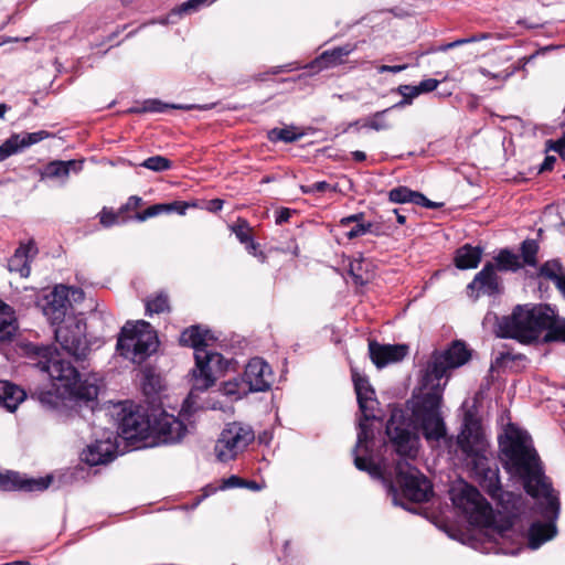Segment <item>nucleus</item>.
Wrapping results in <instances>:
<instances>
[{"label": "nucleus", "instance_id": "45", "mask_svg": "<svg viewBox=\"0 0 565 565\" xmlns=\"http://www.w3.org/2000/svg\"><path fill=\"white\" fill-rule=\"evenodd\" d=\"M518 71L516 66H511L505 68L502 72L499 73H492L488 71L487 68H480V73L486 77H491L493 79H501L507 81L509 77H511L515 72Z\"/></svg>", "mask_w": 565, "mask_h": 565}, {"label": "nucleus", "instance_id": "28", "mask_svg": "<svg viewBox=\"0 0 565 565\" xmlns=\"http://www.w3.org/2000/svg\"><path fill=\"white\" fill-rule=\"evenodd\" d=\"M482 257V248L469 244L458 248L455 256V264L459 269L478 267Z\"/></svg>", "mask_w": 565, "mask_h": 565}, {"label": "nucleus", "instance_id": "32", "mask_svg": "<svg viewBox=\"0 0 565 565\" xmlns=\"http://www.w3.org/2000/svg\"><path fill=\"white\" fill-rule=\"evenodd\" d=\"M540 275L558 287L565 280V273L557 260L546 262L540 269Z\"/></svg>", "mask_w": 565, "mask_h": 565}, {"label": "nucleus", "instance_id": "27", "mask_svg": "<svg viewBox=\"0 0 565 565\" xmlns=\"http://www.w3.org/2000/svg\"><path fill=\"white\" fill-rule=\"evenodd\" d=\"M25 398V392L7 381H0V406L14 412Z\"/></svg>", "mask_w": 565, "mask_h": 565}, {"label": "nucleus", "instance_id": "42", "mask_svg": "<svg viewBox=\"0 0 565 565\" xmlns=\"http://www.w3.org/2000/svg\"><path fill=\"white\" fill-rule=\"evenodd\" d=\"M175 205H177V203H174V204H154V205H151L148 209H146L142 213L137 214L136 217L138 221L143 222L147 218L153 217L164 211H171L172 209H174Z\"/></svg>", "mask_w": 565, "mask_h": 565}, {"label": "nucleus", "instance_id": "18", "mask_svg": "<svg viewBox=\"0 0 565 565\" xmlns=\"http://www.w3.org/2000/svg\"><path fill=\"white\" fill-rule=\"evenodd\" d=\"M274 375L269 364L260 358L249 360L243 374V383L250 392H265L270 388Z\"/></svg>", "mask_w": 565, "mask_h": 565}, {"label": "nucleus", "instance_id": "19", "mask_svg": "<svg viewBox=\"0 0 565 565\" xmlns=\"http://www.w3.org/2000/svg\"><path fill=\"white\" fill-rule=\"evenodd\" d=\"M468 295L478 298L480 295L492 296L500 292V279L492 263H487L467 287Z\"/></svg>", "mask_w": 565, "mask_h": 565}, {"label": "nucleus", "instance_id": "26", "mask_svg": "<svg viewBox=\"0 0 565 565\" xmlns=\"http://www.w3.org/2000/svg\"><path fill=\"white\" fill-rule=\"evenodd\" d=\"M82 167H83V161L55 160V161L47 163L44 167V169L42 171V178L66 180L72 171L79 172L82 170Z\"/></svg>", "mask_w": 565, "mask_h": 565}, {"label": "nucleus", "instance_id": "31", "mask_svg": "<svg viewBox=\"0 0 565 565\" xmlns=\"http://www.w3.org/2000/svg\"><path fill=\"white\" fill-rule=\"evenodd\" d=\"M495 269L515 271L521 267L520 257L509 249H502L494 257Z\"/></svg>", "mask_w": 565, "mask_h": 565}, {"label": "nucleus", "instance_id": "30", "mask_svg": "<svg viewBox=\"0 0 565 565\" xmlns=\"http://www.w3.org/2000/svg\"><path fill=\"white\" fill-rule=\"evenodd\" d=\"M352 51H353V46H351V45H344V46L335 47L330 51H326L317 60V63L323 67H331V66L339 65L344 62V57H347Z\"/></svg>", "mask_w": 565, "mask_h": 565}, {"label": "nucleus", "instance_id": "36", "mask_svg": "<svg viewBox=\"0 0 565 565\" xmlns=\"http://www.w3.org/2000/svg\"><path fill=\"white\" fill-rule=\"evenodd\" d=\"M169 309L170 306L167 295L159 294L146 301V311L148 315L162 313L164 311H169Z\"/></svg>", "mask_w": 565, "mask_h": 565}, {"label": "nucleus", "instance_id": "61", "mask_svg": "<svg viewBox=\"0 0 565 565\" xmlns=\"http://www.w3.org/2000/svg\"><path fill=\"white\" fill-rule=\"evenodd\" d=\"M9 106L6 104H0V118L4 119V115L8 111Z\"/></svg>", "mask_w": 565, "mask_h": 565}, {"label": "nucleus", "instance_id": "5", "mask_svg": "<svg viewBox=\"0 0 565 565\" xmlns=\"http://www.w3.org/2000/svg\"><path fill=\"white\" fill-rule=\"evenodd\" d=\"M352 380L354 383L359 407L362 413V418L359 420L356 446L353 450L354 465L359 470L366 471L372 477H381V466L375 463L372 459L359 455L362 448L366 449V443L373 436V431L370 427V420L376 418L375 411L379 403L375 398V392L365 376L353 370Z\"/></svg>", "mask_w": 565, "mask_h": 565}, {"label": "nucleus", "instance_id": "49", "mask_svg": "<svg viewBox=\"0 0 565 565\" xmlns=\"http://www.w3.org/2000/svg\"><path fill=\"white\" fill-rule=\"evenodd\" d=\"M245 487V480L237 476H231L227 479L223 480L221 489H231V488H243Z\"/></svg>", "mask_w": 565, "mask_h": 565}, {"label": "nucleus", "instance_id": "10", "mask_svg": "<svg viewBox=\"0 0 565 565\" xmlns=\"http://www.w3.org/2000/svg\"><path fill=\"white\" fill-rule=\"evenodd\" d=\"M254 439L255 433L249 425L239 422L230 423L221 431L215 443V457L221 462L231 461L242 454Z\"/></svg>", "mask_w": 565, "mask_h": 565}, {"label": "nucleus", "instance_id": "37", "mask_svg": "<svg viewBox=\"0 0 565 565\" xmlns=\"http://www.w3.org/2000/svg\"><path fill=\"white\" fill-rule=\"evenodd\" d=\"M222 392L225 396L238 399L246 395L249 391L243 382L239 383L237 380H233L223 384Z\"/></svg>", "mask_w": 565, "mask_h": 565}, {"label": "nucleus", "instance_id": "64", "mask_svg": "<svg viewBox=\"0 0 565 565\" xmlns=\"http://www.w3.org/2000/svg\"><path fill=\"white\" fill-rule=\"evenodd\" d=\"M557 289L562 292L565 298V280L557 287Z\"/></svg>", "mask_w": 565, "mask_h": 565}, {"label": "nucleus", "instance_id": "52", "mask_svg": "<svg viewBox=\"0 0 565 565\" xmlns=\"http://www.w3.org/2000/svg\"><path fill=\"white\" fill-rule=\"evenodd\" d=\"M236 236H237V238H238L242 243H249V247H250L252 249H255V244H254L253 242H250V239H249V235H248V233H247L246 231H244V230H242V228H241V230H238V231H236Z\"/></svg>", "mask_w": 565, "mask_h": 565}, {"label": "nucleus", "instance_id": "8", "mask_svg": "<svg viewBox=\"0 0 565 565\" xmlns=\"http://www.w3.org/2000/svg\"><path fill=\"white\" fill-rule=\"evenodd\" d=\"M470 359V352L462 342L455 341L446 351L435 353L422 379L423 387L444 388L448 371L457 369Z\"/></svg>", "mask_w": 565, "mask_h": 565}, {"label": "nucleus", "instance_id": "40", "mask_svg": "<svg viewBox=\"0 0 565 565\" xmlns=\"http://www.w3.org/2000/svg\"><path fill=\"white\" fill-rule=\"evenodd\" d=\"M168 108L190 109V108H192V106L168 105V104L161 103L160 100L152 99V100L146 102L143 107L136 111L137 113H139V111L163 113Z\"/></svg>", "mask_w": 565, "mask_h": 565}, {"label": "nucleus", "instance_id": "50", "mask_svg": "<svg viewBox=\"0 0 565 565\" xmlns=\"http://www.w3.org/2000/svg\"><path fill=\"white\" fill-rule=\"evenodd\" d=\"M407 68V65L406 64H403V65H381L379 67V72L380 73H386V72H390V73H399L404 70Z\"/></svg>", "mask_w": 565, "mask_h": 565}, {"label": "nucleus", "instance_id": "7", "mask_svg": "<svg viewBox=\"0 0 565 565\" xmlns=\"http://www.w3.org/2000/svg\"><path fill=\"white\" fill-rule=\"evenodd\" d=\"M157 332L149 322H127L118 337L117 351L134 363H141L158 349Z\"/></svg>", "mask_w": 565, "mask_h": 565}, {"label": "nucleus", "instance_id": "55", "mask_svg": "<svg viewBox=\"0 0 565 565\" xmlns=\"http://www.w3.org/2000/svg\"><path fill=\"white\" fill-rule=\"evenodd\" d=\"M141 203V198L139 196H130L128 202H127V209H130V207H137L139 206Z\"/></svg>", "mask_w": 565, "mask_h": 565}, {"label": "nucleus", "instance_id": "25", "mask_svg": "<svg viewBox=\"0 0 565 565\" xmlns=\"http://www.w3.org/2000/svg\"><path fill=\"white\" fill-rule=\"evenodd\" d=\"M388 199L393 203H413L415 205L424 206L427 209H436L441 206V204L428 200L423 193L413 191L407 186H397L392 189L388 192Z\"/></svg>", "mask_w": 565, "mask_h": 565}, {"label": "nucleus", "instance_id": "44", "mask_svg": "<svg viewBox=\"0 0 565 565\" xmlns=\"http://www.w3.org/2000/svg\"><path fill=\"white\" fill-rule=\"evenodd\" d=\"M387 110L377 111L373 115L372 118H369L364 121L363 126L370 129L385 130L388 128V124L382 118L384 113Z\"/></svg>", "mask_w": 565, "mask_h": 565}, {"label": "nucleus", "instance_id": "9", "mask_svg": "<svg viewBox=\"0 0 565 565\" xmlns=\"http://www.w3.org/2000/svg\"><path fill=\"white\" fill-rule=\"evenodd\" d=\"M450 497L454 505L462 511L471 524L482 527L492 524V508L476 488L460 481L452 486Z\"/></svg>", "mask_w": 565, "mask_h": 565}, {"label": "nucleus", "instance_id": "41", "mask_svg": "<svg viewBox=\"0 0 565 565\" xmlns=\"http://www.w3.org/2000/svg\"><path fill=\"white\" fill-rule=\"evenodd\" d=\"M397 92L403 96V99L398 102L395 107H403L412 104L413 99L420 95L417 85H401Z\"/></svg>", "mask_w": 565, "mask_h": 565}, {"label": "nucleus", "instance_id": "13", "mask_svg": "<svg viewBox=\"0 0 565 565\" xmlns=\"http://www.w3.org/2000/svg\"><path fill=\"white\" fill-rule=\"evenodd\" d=\"M457 445L470 462L486 458L489 455V443L481 425L471 414H467Z\"/></svg>", "mask_w": 565, "mask_h": 565}, {"label": "nucleus", "instance_id": "34", "mask_svg": "<svg viewBox=\"0 0 565 565\" xmlns=\"http://www.w3.org/2000/svg\"><path fill=\"white\" fill-rule=\"evenodd\" d=\"M362 218V214H354V215H350L348 217H344L341 220V224L343 226H347L349 225L350 223H356L355 225H353L348 232H347V236L348 238L352 239V238H355V237H359V236H362L369 232H371V227H372V224L371 223H367V224H364V223H359V221Z\"/></svg>", "mask_w": 565, "mask_h": 565}, {"label": "nucleus", "instance_id": "23", "mask_svg": "<svg viewBox=\"0 0 565 565\" xmlns=\"http://www.w3.org/2000/svg\"><path fill=\"white\" fill-rule=\"evenodd\" d=\"M116 455L117 445L115 440L108 437L87 446L82 454V459L90 466H97L110 462L116 458Z\"/></svg>", "mask_w": 565, "mask_h": 565}, {"label": "nucleus", "instance_id": "22", "mask_svg": "<svg viewBox=\"0 0 565 565\" xmlns=\"http://www.w3.org/2000/svg\"><path fill=\"white\" fill-rule=\"evenodd\" d=\"M51 477L45 478H25L14 471L0 472V489L6 491L24 490V491H42L49 488Z\"/></svg>", "mask_w": 565, "mask_h": 565}, {"label": "nucleus", "instance_id": "43", "mask_svg": "<svg viewBox=\"0 0 565 565\" xmlns=\"http://www.w3.org/2000/svg\"><path fill=\"white\" fill-rule=\"evenodd\" d=\"M301 135L296 134L291 128L274 129L270 131L271 140H281L292 142L300 138Z\"/></svg>", "mask_w": 565, "mask_h": 565}, {"label": "nucleus", "instance_id": "56", "mask_svg": "<svg viewBox=\"0 0 565 565\" xmlns=\"http://www.w3.org/2000/svg\"><path fill=\"white\" fill-rule=\"evenodd\" d=\"M555 162V158L554 157H546L543 164H542V168L541 170H550L552 169L553 164Z\"/></svg>", "mask_w": 565, "mask_h": 565}, {"label": "nucleus", "instance_id": "39", "mask_svg": "<svg viewBox=\"0 0 565 565\" xmlns=\"http://www.w3.org/2000/svg\"><path fill=\"white\" fill-rule=\"evenodd\" d=\"M539 250V245L534 239H526L522 243L521 252L523 260L526 265L535 266L536 265V254Z\"/></svg>", "mask_w": 565, "mask_h": 565}, {"label": "nucleus", "instance_id": "4", "mask_svg": "<svg viewBox=\"0 0 565 565\" xmlns=\"http://www.w3.org/2000/svg\"><path fill=\"white\" fill-rule=\"evenodd\" d=\"M214 341L207 330L191 327L180 335V343L194 349L195 369L192 372V392H203L214 385L216 377L226 369L221 353L209 347Z\"/></svg>", "mask_w": 565, "mask_h": 565}, {"label": "nucleus", "instance_id": "63", "mask_svg": "<svg viewBox=\"0 0 565 565\" xmlns=\"http://www.w3.org/2000/svg\"><path fill=\"white\" fill-rule=\"evenodd\" d=\"M7 565H31L29 562L15 561L12 563H8Z\"/></svg>", "mask_w": 565, "mask_h": 565}, {"label": "nucleus", "instance_id": "15", "mask_svg": "<svg viewBox=\"0 0 565 565\" xmlns=\"http://www.w3.org/2000/svg\"><path fill=\"white\" fill-rule=\"evenodd\" d=\"M472 470L480 487L492 498L500 501L504 505V497H507V503L515 505V501L519 498L512 493L503 492L500 483L499 469L498 467L489 463V457L476 460L471 462Z\"/></svg>", "mask_w": 565, "mask_h": 565}, {"label": "nucleus", "instance_id": "20", "mask_svg": "<svg viewBox=\"0 0 565 565\" xmlns=\"http://www.w3.org/2000/svg\"><path fill=\"white\" fill-rule=\"evenodd\" d=\"M408 351L407 344H380L375 341L369 343L370 358L379 369L401 362Z\"/></svg>", "mask_w": 565, "mask_h": 565}, {"label": "nucleus", "instance_id": "60", "mask_svg": "<svg viewBox=\"0 0 565 565\" xmlns=\"http://www.w3.org/2000/svg\"><path fill=\"white\" fill-rule=\"evenodd\" d=\"M394 213L396 214L397 222L399 224H404L406 221V217L403 214H401L398 210H394Z\"/></svg>", "mask_w": 565, "mask_h": 565}, {"label": "nucleus", "instance_id": "2", "mask_svg": "<svg viewBox=\"0 0 565 565\" xmlns=\"http://www.w3.org/2000/svg\"><path fill=\"white\" fill-rule=\"evenodd\" d=\"M425 388L428 392L413 406L412 423L402 409L395 408L386 424V435L401 457L415 459L419 450V438L409 430L411 425L420 430L428 443H438L447 435L440 413L443 388Z\"/></svg>", "mask_w": 565, "mask_h": 565}, {"label": "nucleus", "instance_id": "14", "mask_svg": "<svg viewBox=\"0 0 565 565\" xmlns=\"http://www.w3.org/2000/svg\"><path fill=\"white\" fill-rule=\"evenodd\" d=\"M151 425L149 418L139 409L124 408L118 430L119 435L135 447H150Z\"/></svg>", "mask_w": 565, "mask_h": 565}, {"label": "nucleus", "instance_id": "1", "mask_svg": "<svg viewBox=\"0 0 565 565\" xmlns=\"http://www.w3.org/2000/svg\"><path fill=\"white\" fill-rule=\"evenodd\" d=\"M499 448L503 468L512 477L522 480L531 497L542 500V514L546 521L534 522L529 530V546L536 550L556 534L554 521L558 515V499L543 472L542 462L526 431L509 424L499 437Z\"/></svg>", "mask_w": 565, "mask_h": 565}, {"label": "nucleus", "instance_id": "48", "mask_svg": "<svg viewBox=\"0 0 565 565\" xmlns=\"http://www.w3.org/2000/svg\"><path fill=\"white\" fill-rule=\"evenodd\" d=\"M439 85V81L435 79V78H427V79H424L422 81L417 87L420 92V94H424V93H430L433 90H435Z\"/></svg>", "mask_w": 565, "mask_h": 565}, {"label": "nucleus", "instance_id": "29", "mask_svg": "<svg viewBox=\"0 0 565 565\" xmlns=\"http://www.w3.org/2000/svg\"><path fill=\"white\" fill-rule=\"evenodd\" d=\"M18 324L10 306L0 301V341L10 340L17 332Z\"/></svg>", "mask_w": 565, "mask_h": 565}, {"label": "nucleus", "instance_id": "57", "mask_svg": "<svg viewBox=\"0 0 565 565\" xmlns=\"http://www.w3.org/2000/svg\"><path fill=\"white\" fill-rule=\"evenodd\" d=\"M352 157L355 161H364L366 159V154L363 151L356 150L352 152Z\"/></svg>", "mask_w": 565, "mask_h": 565}, {"label": "nucleus", "instance_id": "24", "mask_svg": "<svg viewBox=\"0 0 565 565\" xmlns=\"http://www.w3.org/2000/svg\"><path fill=\"white\" fill-rule=\"evenodd\" d=\"M38 254L34 241L30 239L21 244L8 260V268L12 273H18L21 277H28L31 268L30 263Z\"/></svg>", "mask_w": 565, "mask_h": 565}, {"label": "nucleus", "instance_id": "62", "mask_svg": "<svg viewBox=\"0 0 565 565\" xmlns=\"http://www.w3.org/2000/svg\"><path fill=\"white\" fill-rule=\"evenodd\" d=\"M452 47H456V43L450 42V43H447V44L443 45V46L440 47V50H441V51H447V50L452 49Z\"/></svg>", "mask_w": 565, "mask_h": 565}, {"label": "nucleus", "instance_id": "47", "mask_svg": "<svg viewBox=\"0 0 565 565\" xmlns=\"http://www.w3.org/2000/svg\"><path fill=\"white\" fill-rule=\"evenodd\" d=\"M99 221L104 227H110L118 222V214L104 207L99 213Z\"/></svg>", "mask_w": 565, "mask_h": 565}, {"label": "nucleus", "instance_id": "16", "mask_svg": "<svg viewBox=\"0 0 565 565\" xmlns=\"http://www.w3.org/2000/svg\"><path fill=\"white\" fill-rule=\"evenodd\" d=\"M151 440L153 445L173 444L180 441L185 433L186 426L175 416L162 412L151 425Z\"/></svg>", "mask_w": 565, "mask_h": 565}, {"label": "nucleus", "instance_id": "59", "mask_svg": "<svg viewBox=\"0 0 565 565\" xmlns=\"http://www.w3.org/2000/svg\"><path fill=\"white\" fill-rule=\"evenodd\" d=\"M244 488H248L254 491L260 490V487L255 481H245Z\"/></svg>", "mask_w": 565, "mask_h": 565}, {"label": "nucleus", "instance_id": "33", "mask_svg": "<svg viewBox=\"0 0 565 565\" xmlns=\"http://www.w3.org/2000/svg\"><path fill=\"white\" fill-rule=\"evenodd\" d=\"M370 264L363 259H354L350 262L349 273L356 285L363 286L369 282L371 278V274L367 270Z\"/></svg>", "mask_w": 565, "mask_h": 565}, {"label": "nucleus", "instance_id": "54", "mask_svg": "<svg viewBox=\"0 0 565 565\" xmlns=\"http://www.w3.org/2000/svg\"><path fill=\"white\" fill-rule=\"evenodd\" d=\"M388 492L392 494L394 504L404 507V504L398 501V492L392 483L388 486Z\"/></svg>", "mask_w": 565, "mask_h": 565}, {"label": "nucleus", "instance_id": "3", "mask_svg": "<svg viewBox=\"0 0 565 565\" xmlns=\"http://www.w3.org/2000/svg\"><path fill=\"white\" fill-rule=\"evenodd\" d=\"M34 354L39 358L35 366L47 374L55 390V392L40 393L39 399L43 405L55 408L63 399L89 402L97 398L96 379L93 381L82 380L78 371L70 362L63 360L55 349L34 347Z\"/></svg>", "mask_w": 565, "mask_h": 565}, {"label": "nucleus", "instance_id": "51", "mask_svg": "<svg viewBox=\"0 0 565 565\" xmlns=\"http://www.w3.org/2000/svg\"><path fill=\"white\" fill-rule=\"evenodd\" d=\"M224 201L221 199H213L207 202L206 210L210 212H218L222 210Z\"/></svg>", "mask_w": 565, "mask_h": 565}, {"label": "nucleus", "instance_id": "53", "mask_svg": "<svg viewBox=\"0 0 565 565\" xmlns=\"http://www.w3.org/2000/svg\"><path fill=\"white\" fill-rule=\"evenodd\" d=\"M290 217V211L288 209H281L276 214V223L281 224L287 222Z\"/></svg>", "mask_w": 565, "mask_h": 565}, {"label": "nucleus", "instance_id": "35", "mask_svg": "<svg viewBox=\"0 0 565 565\" xmlns=\"http://www.w3.org/2000/svg\"><path fill=\"white\" fill-rule=\"evenodd\" d=\"M544 335L545 341H563L565 342V319L553 320L551 316V324L546 327Z\"/></svg>", "mask_w": 565, "mask_h": 565}, {"label": "nucleus", "instance_id": "17", "mask_svg": "<svg viewBox=\"0 0 565 565\" xmlns=\"http://www.w3.org/2000/svg\"><path fill=\"white\" fill-rule=\"evenodd\" d=\"M70 292H72L75 300L83 297L82 290L68 288L64 285L56 286L46 296V305L43 308V312L52 324H58L67 319V311L71 305Z\"/></svg>", "mask_w": 565, "mask_h": 565}, {"label": "nucleus", "instance_id": "12", "mask_svg": "<svg viewBox=\"0 0 565 565\" xmlns=\"http://www.w3.org/2000/svg\"><path fill=\"white\" fill-rule=\"evenodd\" d=\"M86 324L76 317H67L55 329V339L64 351L77 360L85 359L89 352V343L85 337Z\"/></svg>", "mask_w": 565, "mask_h": 565}, {"label": "nucleus", "instance_id": "46", "mask_svg": "<svg viewBox=\"0 0 565 565\" xmlns=\"http://www.w3.org/2000/svg\"><path fill=\"white\" fill-rule=\"evenodd\" d=\"M301 191L305 194H312L316 192H326L329 190H335V188H332L328 182L326 181H319L315 182L310 185H301Z\"/></svg>", "mask_w": 565, "mask_h": 565}, {"label": "nucleus", "instance_id": "6", "mask_svg": "<svg viewBox=\"0 0 565 565\" xmlns=\"http://www.w3.org/2000/svg\"><path fill=\"white\" fill-rule=\"evenodd\" d=\"M551 324L548 309L543 306L518 305L510 316L502 317L497 323V334L515 339L521 343L537 340Z\"/></svg>", "mask_w": 565, "mask_h": 565}, {"label": "nucleus", "instance_id": "11", "mask_svg": "<svg viewBox=\"0 0 565 565\" xmlns=\"http://www.w3.org/2000/svg\"><path fill=\"white\" fill-rule=\"evenodd\" d=\"M403 458L397 461L395 467L396 483L399 486L403 497L413 502L428 501L433 494L429 480L407 461L408 458Z\"/></svg>", "mask_w": 565, "mask_h": 565}, {"label": "nucleus", "instance_id": "58", "mask_svg": "<svg viewBox=\"0 0 565 565\" xmlns=\"http://www.w3.org/2000/svg\"><path fill=\"white\" fill-rule=\"evenodd\" d=\"M553 149L559 153H563L565 149V139H559L554 146Z\"/></svg>", "mask_w": 565, "mask_h": 565}, {"label": "nucleus", "instance_id": "38", "mask_svg": "<svg viewBox=\"0 0 565 565\" xmlns=\"http://www.w3.org/2000/svg\"><path fill=\"white\" fill-rule=\"evenodd\" d=\"M141 167L147 168L149 170L161 172L169 170L172 166L171 161L162 156H153L140 163Z\"/></svg>", "mask_w": 565, "mask_h": 565}, {"label": "nucleus", "instance_id": "21", "mask_svg": "<svg viewBox=\"0 0 565 565\" xmlns=\"http://www.w3.org/2000/svg\"><path fill=\"white\" fill-rule=\"evenodd\" d=\"M50 137V132L40 130L35 132L13 134L0 146V162L17 154L24 149Z\"/></svg>", "mask_w": 565, "mask_h": 565}]
</instances>
